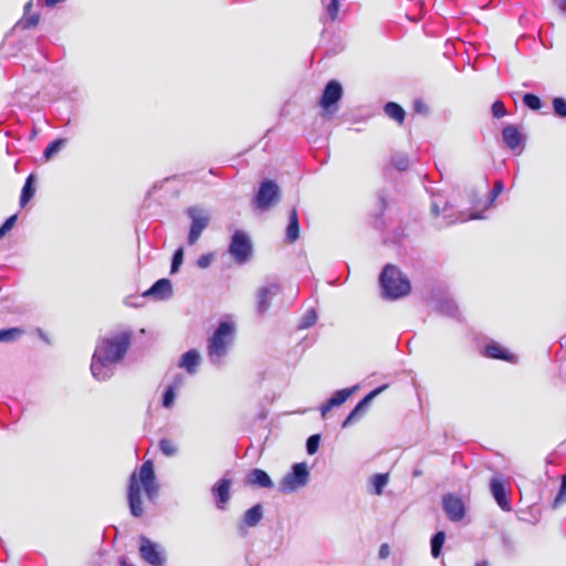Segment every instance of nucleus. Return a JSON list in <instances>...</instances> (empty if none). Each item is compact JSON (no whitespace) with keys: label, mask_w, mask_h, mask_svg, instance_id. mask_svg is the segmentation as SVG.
I'll use <instances>...</instances> for the list:
<instances>
[{"label":"nucleus","mask_w":566,"mask_h":566,"mask_svg":"<svg viewBox=\"0 0 566 566\" xmlns=\"http://www.w3.org/2000/svg\"><path fill=\"white\" fill-rule=\"evenodd\" d=\"M130 338L129 332H122L99 339L91 364L94 378L105 380L111 377L112 366L125 357L130 346Z\"/></svg>","instance_id":"nucleus-1"},{"label":"nucleus","mask_w":566,"mask_h":566,"mask_svg":"<svg viewBox=\"0 0 566 566\" xmlns=\"http://www.w3.org/2000/svg\"><path fill=\"white\" fill-rule=\"evenodd\" d=\"M142 489L149 500L157 495L159 485L156 481L154 463L146 460L138 471L130 474L127 488V500L133 516L140 517L144 514L142 503Z\"/></svg>","instance_id":"nucleus-2"},{"label":"nucleus","mask_w":566,"mask_h":566,"mask_svg":"<svg viewBox=\"0 0 566 566\" xmlns=\"http://www.w3.org/2000/svg\"><path fill=\"white\" fill-rule=\"evenodd\" d=\"M235 327L230 322H221L208 338L207 354L212 364H220L231 348Z\"/></svg>","instance_id":"nucleus-3"},{"label":"nucleus","mask_w":566,"mask_h":566,"mask_svg":"<svg viewBox=\"0 0 566 566\" xmlns=\"http://www.w3.org/2000/svg\"><path fill=\"white\" fill-rule=\"evenodd\" d=\"M379 283L382 289L385 298L396 300L410 293L411 285L409 280L401 271L392 265L387 264L379 276Z\"/></svg>","instance_id":"nucleus-4"},{"label":"nucleus","mask_w":566,"mask_h":566,"mask_svg":"<svg viewBox=\"0 0 566 566\" xmlns=\"http://www.w3.org/2000/svg\"><path fill=\"white\" fill-rule=\"evenodd\" d=\"M344 90L336 80H331L324 87L318 105L322 108L323 117H331L338 111V102L342 99Z\"/></svg>","instance_id":"nucleus-5"},{"label":"nucleus","mask_w":566,"mask_h":566,"mask_svg":"<svg viewBox=\"0 0 566 566\" xmlns=\"http://www.w3.org/2000/svg\"><path fill=\"white\" fill-rule=\"evenodd\" d=\"M253 247L248 233L242 230H237L229 244V253L235 262L243 264L252 255Z\"/></svg>","instance_id":"nucleus-6"},{"label":"nucleus","mask_w":566,"mask_h":566,"mask_svg":"<svg viewBox=\"0 0 566 566\" xmlns=\"http://www.w3.org/2000/svg\"><path fill=\"white\" fill-rule=\"evenodd\" d=\"M308 481V470L305 463H296L292 467V471L287 473L279 484L282 493H291L306 485Z\"/></svg>","instance_id":"nucleus-7"},{"label":"nucleus","mask_w":566,"mask_h":566,"mask_svg":"<svg viewBox=\"0 0 566 566\" xmlns=\"http://www.w3.org/2000/svg\"><path fill=\"white\" fill-rule=\"evenodd\" d=\"M280 200V189L275 181L264 180L253 199L256 209L265 211Z\"/></svg>","instance_id":"nucleus-8"},{"label":"nucleus","mask_w":566,"mask_h":566,"mask_svg":"<svg viewBox=\"0 0 566 566\" xmlns=\"http://www.w3.org/2000/svg\"><path fill=\"white\" fill-rule=\"evenodd\" d=\"M187 213L191 219L188 243L192 245L198 241L203 230L208 227L209 218L197 208H189Z\"/></svg>","instance_id":"nucleus-9"},{"label":"nucleus","mask_w":566,"mask_h":566,"mask_svg":"<svg viewBox=\"0 0 566 566\" xmlns=\"http://www.w3.org/2000/svg\"><path fill=\"white\" fill-rule=\"evenodd\" d=\"M139 542L140 557L153 566H161L165 562V558L161 552L158 549L157 545L146 536H140Z\"/></svg>","instance_id":"nucleus-10"},{"label":"nucleus","mask_w":566,"mask_h":566,"mask_svg":"<svg viewBox=\"0 0 566 566\" xmlns=\"http://www.w3.org/2000/svg\"><path fill=\"white\" fill-rule=\"evenodd\" d=\"M502 138L505 146L515 151L518 149V154L522 153L524 146V136L515 125H505L502 128Z\"/></svg>","instance_id":"nucleus-11"},{"label":"nucleus","mask_w":566,"mask_h":566,"mask_svg":"<svg viewBox=\"0 0 566 566\" xmlns=\"http://www.w3.org/2000/svg\"><path fill=\"white\" fill-rule=\"evenodd\" d=\"M280 293V286L277 284H270L261 287L256 292V312L263 315L271 306L272 300Z\"/></svg>","instance_id":"nucleus-12"},{"label":"nucleus","mask_w":566,"mask_h":566,"mask_svg":"<svg viewBox=\"0 0 566 566\" xmlns=\"http://www.w3.org/2000/svg\"><path fill=\"white\" fill-rule=\"evenodd\" d=\"M442 503L449 520L458 522L463 518L465 509L460 497L453 494H447L443 496Z\"/></svg>","instance_id":"nucleus-13"},{"label":"nucleus","mask_w":566,"mask_h":566,"mask_svg":"<svg viewBox=\"0 0 566 566\" xmlns=\"http://www.w3.org/2000/svg\"><path fill=\"white\" fill-rule=\"evenodd\" d=\"M388 385H382L374 390H371L369 394H367L357 405L356 407L349 412L347 418L344 420L342 427L346 428L354 423L356 419L358 418L360 411L363 408H365L369 401H371L376 396H378L381 391H384Z\"/></svg>","instance_id":"nucleus-14"},{"label":"nucleus","mask_w":566,"mask_h":566,"mask_svg":"<svg viewBox=\"0 0 566 566\" xmlns=\"http://www.w3.org/2000/svg\"><path fill=\"white\" fill-rule=\"evenodd\" d=\"M231 480L227 478L220 479L212 488V494L216 497V505L220 510L226 509V504L230 501Z\"/></svg>","instance_id":"nucleus-15"},{"label":"nucleus","mask_w":566,"mask_h":566,"mask_svg":"<svg viewBox=\"0 0 566 566\" xmlns=\"http://www.w3.org/2000/svg\"><path fill=\"white\" fill-rule=\"evenodd\" d=\"M355 390L356 387L337 390L329 399L326 400L325 403L321 406L322 417H325L332 408L343 405Z\"/></svg>","instance_id":"nucleus-16"},{"label":"nucleus","mask_w":566,"mask_h":566,"mask_svg":"<svg viewBox=\"0 0 566 566\" xmlns=\"http://www.w3.org/2000/svg\"><path fill=\"white\" fill-rule=\"evenodd\" d=\"M143 295L155 296L157 300H167L172 295L171 282L168 279H160L144 292Z\"/></svg>","instance_id":"nucleus-17"},{"label":"nucleus","mask_w":566,"mask_h":566,"mask_svg":"<svg viewBox=\"0 0 566 566\" xmlns=\"http://www.w3.org/2000/svg\"><path fill=\"white\" fill-rule=\"evenodd\" d=\"M510 494L511 489L507 481L497 473V506L504 512L512 511Z\"/></svg>","instance_id":"nucleus-18"},{"label":"nucleus","mask_w":566,"mask_h":566,"mask_svg":"<svg viewBox=\"0 0 566 566\" xmlns=\"http://www.w3.org/2000/svg\"><path fill=\"white\" fill-rule=\"evenodd\" d=\"M247 484L251 486H259L263 489L273 488V481L269 474L262 469H253L247 475Z\"/></svg>","instance_id":"nucleus-19"},{"label":"nucleus","mask_w":566,"mask_h":566,"mask_svg":"<svg viewBox=\"0 0 566 566\" xmlns=\"http://www.w3.org/2000/svg\"><path fill=\"white\" fill-rule=\"evenodd\" d=\"M199 363H200V355H199L198 350L190 349L181 356L178 366L180 368L186 369L189 374H195L197 371V367H198Z\"/></svg>","instance_id":"nucleus-20"},{"label":"nucleus","mask_w":566,"mask_h":566,"mask_svg":"<svg viewBox=\"0 0 566 566\" xmlns=\"http://www.w3.org/2000/svg\"><path fill=\"white\" fill-rule=\"evenodd\" d=\"M32 7H33L32 0L28 1L24 4V14H23L22 19L19 21V25L22 29L35 28L40 22V14L31 13Z\"/></svg>","instance_id":"nucleus-21"},{"label":"nucleus","mask_w":566,"mask_h":566,"mask_svg":"<svg viewBox=\"0 0 566 566\" xmlns=\"http://www.w3.org/2000/svg\"><path fill=\"white\" fill-rule=\"evenodd\" d=\"M300 238V223L296 208L290 211L289 224L286 227V240L290 243L295 242Z\"/></svg>","instance_id":"nucleus-22"},{"label":"nucleus","mask_w":566,"mask_h":566,"mask_svg":"<svg viewBox=\"0 0 566 566\" xmlns=\"http://www.w3.org/2000/svg\"><path fill=\"white\" fill-rule=\"evenodd\" d=\"M385 114L394 119L398 125H402L406 117L405 109L395 102H388L384 107Z\"/></svg>","instance_id":"nucleus-23"},{"label":"nucleus","mask_w":566,"mask_h":566,"mask_svg":"<svg viewBox=\"0 0 566 566\" xmlns=\"http://www.w3.org/2000/svg\"><path fill=\"white\" fill-rule=\"evenodd\" d=\"M184 384V377L178 375L175 377L172 384L165 390L163 396V406L170 408L175 401V390L180 388Z\"/></svg>","instance_id":"nucleus-24"},{"label":"nucleus","mask_w":566,"mask_h":566,"mask_svg":"<svg viewBox=\"0 0 566 566\" xmlns=\"http://www.w3.org/2000/svg\"><path fill=\"white\" fill-rule=\"evenodd\" d=\"M34 184V176L33 175H30L23 187H22V190H21V196H20V206L21 207H24L34 196L35 193V188L33 186Z\"/></svg>","instance_id":"nucleus-25"},{"label":"nucleus","mask_w":566,"mask_h":566,"mask_svg":"<svg viewBox=\"0 0 566 566\" xmlns=\"http://www.w3.org/2000/svg\"><path fill=\"white\" fill-rule=\"evenodd\" d=\"M262 516V506L260 504H256L244 513L243 521L245 525L253 527L260 523Z\"/></svg>","instance_id":"nucleus-26"},{"label":"nucleus","mask_w":566,"mask_h":566,"mask_svg":"<svg viewBox=\"0 0 566 566\" xmlns=\"http://www.w3.org/2000/svg\"><path fill=\"white\" fill-rule=\"evenodd\" d=\"M444 541L446 533L443 531L437 532L431 538V555L434 558H438L440 556Z\"/></svg>","instance_id":"nucleus-27"},{"label":"nucleus","mask_w":566,"mask_h":566,"mask_svg":"<svg viewBox=\"0 0 566 566\" xmlns=\"http://www.w3.org/2000/svg\"><path fill=\"white\" fill-rule=\"evenodd\" d=\"M523 105L531 111H539L543 106L541 97L534 93H525L522 97Z\"/></svg>","instance_id":"nucleus-28"},{"label":"nucleus","mask_w":566,"mask_h":566,"mask_svg":"<svg viewBox=\"0 0 566 566\" xmlns=\"http://www.w3.org/2000/svg\"><path fill=\"white\" fill-rule=\"evenodd\" d=\"M563 503H566V473L562 475L560 478V485L557 492V495L555 496L552 509L556 510L558 509Z\"/></svg>","instance_id":"nucleus-29"},{"label":"nucleus","mask_w":566,"mask_h":566,"mask_svg":"<svg viewBox=\"0 0 566 566\" xmlns=\"http://www.w3.org/2000/svg\"><path fill=\"white\" fill-rule=\"evenodd\" d=\"M553 113L556 117L566 119V98L557 96L552 101Z\"/></svg>","instance_id":"nucleus-30"},{"label":"nucleus","mask_w":566,"mask_h":566,"mask_svg":"<svg viewBox=\"0 0 566 566\" xmlns=\"http://www.w3.org/2000/svg\"><path fill=\"white\" fill-rule=\"evenodd\" d=\"M24 334V331L19 327L0 329V342H11Z\"/></svg>","instance_id":"nucleus-31"},{"label":"nucleus","mask_w":566,"mask_h":566,"mask_svg":"<svg viewBox=\"0 0 566 566\" xmlns=\"http://www.w3.org/2000/svg\"><path fill=\"white\" fill-rule=\"evenodd\" d=\"M497 360H504L515 365L518 363V356L497 343Z\"/></svg>","instance_id":"nucleus-32"},{"label":"nucleus","mask_w":566,"mask_h":566,"mask_svg":"<svg viewBox=\"0 0 566 566\" xmlns=\"http://www.w3.org/2000/svg\"><path fill=\"white\" fill-rule=\"evenodd\" d=\"M66 144V139H54L44 149L43 157L49 160L54 154H56L63 145Z\"/></svg>","instance_id":"nucleus-33"},{"label":"nucleus","mask_w":566,"mask_h":566,"mask_svg":"<svg viewBox=\"0 0 566 566\" xmlns=\"http://www.w3.org/2000/svg\"><path fill=\"white\" fill-rule=\"evenodd\" d=\"M159 449L166 457H174L178 452V448L175 443L166 438L159 440Z\"/></svg>","instance_id":"nucleus-34"},{"label":"nucleus","mask_w":566,"mask_h":566,"mask_svg":"<svg viewBox=\"0 0 566 566\" xmlns=\"http://www.w3.org/2000/svg\"><path fill=\"white\" fill-rule=\"evenodd\" d=\"M388 483V474H376L373 478V485L375 489V493L380 495L382 493L384 486Z\"/></svg>","instance_id":"nucleus-35"},{"label":"nucleus","mask_w":566,"mask_h":566,"mask_svg":"<svg viewBox=\"0 0 566 566\" xmlns=\"http://www.w3.org/2000/svg\"><path fill=\"white\" fill-rule=\"evenodd\" d=\"M182 261H184V249L179 248L175 251V253L172 255L170 272L176 273L179 270L180 265L182 264Z\"/></svg>","instance_id":"nucleus-36"},{"label":"nucleus","mask_w":566,"mask_h":566,"mask_svg":"<svg viewBox=\"0 0 566 566\" xmlns=\"http://www.w3.org/2000/svg\"><path fill=\"white\" fill-rule=\"evenodd\" d=\"M321 437L318 434L311 436L306 441V450L308 454H314L317 452L319 446Z\"/></svg>","instance_id":"nucleus-37"},{"label":"nucleus","mask_w":566,"mask_h":566,"mask_svg":"<svg viewBox=\"0 0 566 566\" xmlns=\"http://www.w3.org/2000/svg\"><path fill=\"white\" fill-rule=\"evenodd\" d=\"M326 11L332 21L336 20L339 11V0H329Z\"/></svg>","instance_id":"nucleus-38"},{"label":"nucleus","mask_w":566,"mask_h":566,"mask_svg":"<svg viewBox=\"0 0 566 566\" xmlns=\"http://www.w3.org/2000/svg\"><path fill=\"white\" fill-rule=\"evenodd\" d=\"M17 221V214L9 217L4 223L0 227V238H2L8 231L12 229Z\"/></svg>","instance_id":"nucleus-39"},{"label":"nucleus","mask_w":566,"mask_h":566,"mask_svg":"<svg viewBox=\"0 0 566 566\" xmlns=\"http://www.w3.org/2000/svg\"><path fill=\"white\" fill-rule=\"evenodd\" d=\"M376 206H377V217L381 218L388 208V201L384 196H380L377 200Z\"/></svg>","instance_id":"nucleus-40"},{"label":"nucleus","mask_w":566,"mask_h":566,"mask_svg":"<svg viewBox=\"0 0 566 566\" xmlns=\"http://www.w3.org/2000/svg\"><path fill=\"white\" fill-rule=\"evenodd\" d=\"M502 545L507 554H511L514 549V542L507 534H502Z\"/></svg>","instance_id":"nucleus-41"},{"label":"nucleus","mask_w":566,"mask_h":566,"mask_svg":"<svg viewBox=\"0 0 566 566\" xmlns=\"http://www.w3.org/2000/svg\"><path fill=\"white\" fill-rule=\"evenodd\" d=\"M211 261H212V256L211 255L203 254V255H201L198 259L197 264H198L199 268L205 269V268H208L210 265Z\"/></svg>","instance_id":"nucleus-42"},{"label":"nucleus","mask_w":566,"mask_h":566,"mask_svg":"<svg viewBox=\"0 0 566 566\" xmlns=\"http://www.w3.org/2000/svg\"><path fill=\"white\" fill-rule=\"evenodd\" d=\"M390 554V547L388 544H382L380 547H379V557L381 559H385L389 556Z\"/></svg>","instance_id":"nucleus-43"},{"label":"nucleus","mask_w":566,"mask_h":566,"mask_svg":"<svg viewBox=\"0 0 566 566\" xmlns=\"http://www.w3.org/2000/svg\"><path fill=\"white\" fill-rule=\"evenodd\" d=\"M484 355L489 358H495V344H489L484 349Z\"/></svg>","instance_id":"nucleus-44"},{"label":"nucleus","mask_w":566,"mask_h":566,"mask_svg":"<svg viewBox=\"0 0 566 566\" xmlns=\"http://www.w3.org/2000/svg\"><path fill=\"white\" fill-rule=\"evenodd\" d=\"M558 10L566 15V0H554Z\"/></svg>","instance_id":"nucleus-45"},{"label":"nucleus","mask_w":566,"mask_h":566,"mask_svg":"<svg viewBox=\"0 0 566 566\" xmlns=\"http://www.w3.org/2000/svg\"><path fill=\"white\" fill-rule=\"evenodd\" d=\"M505 107L501 101L497 99V118L503 117L505 115Z\"/></svg>","instance_id":"nucleus-46"},{"label":"nucleus","mask_w":566,"mask_h":566,"mask_svg":"<svg viewBox=\"0 0 566 566\" xmlns=\"http://www.w3.org/2000/svg\"><path fill=\"white\" fill-rule=\"evenodd\" d=\"M63 0H44V6L48 8L55 7L59 2H62Z\"/></svg>","instance_id":"nucleus-47"},{"label":"nucleus","mask_w":566,"mask_h":566,"mask_svg":"<svg viewBox=\"0 0 566 566\" xmlns=\"http://www.w3.org/2000/svg\"><path fill=\"white\" fill-rule=\"evenodd\" d=\"M307 317H308V322L305 324V326H308L315 322V319H316L315 312L312 311L311 313H308Z\"/></svg>","instance_id":"nucleus-48"},{"label":"nucleus","mask_w":566,"mask_h":566,"mask_svg":"<svg viewBox=\"0 0 566 566\" xmlns=\"http://www.w3.org/2000/svg\"><path fill=\"white\" fill-rule=\"evenodd\" d=\"M489 486H490L491 493L495 497V476L491 478V480L489 482Z\"/></svg>","instance_id":"nucleus-49"},{"label":"nucleus","mask_w":566,"mask_h":566,"mask_svg":"<svg viewBox=\"0 0 566 566\" xmlns=\"http://www.w3.org/2000/svg\"><path fill=\"white\" fill-rule=\"evenodd\" d=\"M504 184L501 180H497V197L503 192Z\"/></svg>","instance_id":"nucleus-50"},{"label":"nucleus","mask_w":566,"mask_h":566,"mask_svg":"<svg viewBox=\"0 0 566 566\" xmlns=\"http://www.w3.org/2000/svg\"><path fill=\"white\" fill-rule=\"evenodd\" d=\"M489 198L491 200H494L495 199V186H493L490 191H489Z\"/></svg>","instance_id":"nucleus-51"},{"label":"nucleus","mask_w":566,"mask_h":566,"mask_svg":"<svg viewBox=\"0 0 566 566\" xmlns=\"http://www.w3.org/2000/svg\"><path fill=\"white\" fill-rule=\"evenodd\" d=\"M416 109H417L418 112H422V111H423V105H422V103H421V102H417V103H416Z\"/></svg>","instance_id":"nucleus-52"},{"label":"nucleus","mask_w":566,"mask_h":566,"mask_svg":"<svg viewBox=\"0 0 566 566\" xmlns=\"http://www.w3.org/2000/svg\"><path fill=\"white\" fill-rule=\"evenodd\" d=\"M482 216H480L479 213H474L471 216V219H481Z\"/></svg>","instance_id":"nucleus-53"},{"label":"nucleus","mask_w":566,"mask_h":566,"mask_svg":"<svg viewBox=\"0 0 566 566\" xmlns=\"http://www.w3.org/2000/svg\"><path fill=\"white\" fill-rule=\"evenodd\" d=\"M492 114L495 116V102L491 105Z\"/></svg>","instance_id":"nucleus-54"},{"label":"nucleus","mask_w":566,"mask_h":566,"mask_svg":"<svg viewBox=\"0 0 566 566\" xmlns=\"http://www.w3.org/2000/svg\"><path fill=\"white\" fill-rule=\"evenodd\" d=\"M475 566H489V565H488V563H485V562H480V563H478Z\"/></svg>","instance_id":"nucleus-55"}]
</instances>
